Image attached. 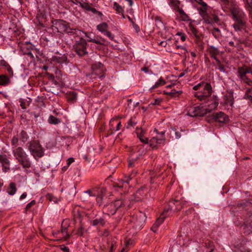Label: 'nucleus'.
Segmentation results:
<instances>
[{
  "label": "nucleus",
  "instance_id": "obj_1",
  "mask_svg": "<svg viewBox=\"0 0 252 252\" xmlns=\"http://www.w3.org/2000/svg\"><path fill=\"white\" fill-rule=\"evenodd\" d=\"M232 4L230 10L232 19L235 22L232 27L236 32L244 30L247 27L246 14L235 2H232Z\"/></svg>",
  "mask_w": 252,
  "mask_h": 252
},
{
  "label": "nucleus",
  "instance_id": "obj_2",
  "mask_svg": "<svg viewBox=\"0 0 252 252\" xmlns=\"http://www.w3.org/2000/svg\"><path fill=\"white\" fill-rule=\"evenodd\" d=\"M193 89L194 91H197L194 94V96L195 97L200 101L210 102V103H211L213 101L212 100L213 89L210 83L202 81L195 85L193 87ZM214 100H216L218 102L216 99H214Z\"/></svg>",
  "mask_w": 252,
  "mask_h": 252
},
{
  "label": "nucleus",
  "instance_id": "obj_3",
  "mask_svg": "<svg viewBox=\"0 0 252 252\" xmlns=\"http://www.w3.org/2000/svg\"><path fill=\"white\" fill-rule=\"evenodd\" d=\"M133 204V201L121 198L111 203L105 205L103 207V212H105L108 215L112 216L114 215L117 210L123 211L130 209Z\"/></svg>",
  "mask_w": 252,
  "mask_h": 252
},
{
  "label": "nucleus",
  "instance_id": "obj_4",
  "mask_svg": "<svg viewBox=\"0 0 252 252\" xmlns=\"http://www.w3.org/2000/svg\"><path fill=\"white\" fill-rule=\"evenodd\" d=\"M219 105V102L216 100L212 101L211 103L209 104L207 107L205 109H203L200 106H196L190 108L188 112V114L192 117L196 116H202L205 114L210 112L214 109L217 108Z\"/></svg>",
  "mask_w": 252,
  "mask_h": 252
},
{
  "label": "nucleus",
  "instance_id": "obj_5",
  "mask_svg": "<svg viewBox=\"0 0 252 252\" xmlns=\"http://www.w3.org/2000/svg\"><path fill=\"white\" fill-rule=\"evenodd\" d=\"M237 75L241 82L252 87V69L247 66L239 67Z\"/></svg>",
  "mask_w": 252,
  "mask_h": 252
},
{
  "label": "nucleus",
  "instance_id": "obj_6",
  "mask_svg": "<svg viewBox=\"0 0 252 252\" xmlns=\"http://www.w3.org/2000/svg\"><path fill=\"white\" fill-rule=\"evenodd\" d=\"M28 144V150L35 159L43 156L44 150L38 142L37 141H31Z\"/></svg>",
  "mask_w": 252,
  "mask_h": 252
},
{
  "label": "nucleus",
  "instance_id": "obj_7",
  "mask_svg": "<svg viewBox=\"0 0 252 252\" xmlns=\"http://www.w3.org/2000/svg\"><path fill=\"white\" fill-rule=\"evenodd\" d=\"M92 72L89 75L91 79L102 78L105 77L106 70L103 64L100 63H94L92 66Z\"/></svg>",
  "mask_w": 252,
  "mask_h": 252
},
{
  "label": "nucleus",
  "instance_id": "obj_8",
  "mask_svg": "<svg viewBox=\"0 0 252 252\" xmlns=\"http://www.w3.org/2000/svg\"><path fill=\"white\" fill-rule=\"evenodd\" d=\"M87 43L86 40L81 37L79 40L76 42L73 46L75 52L80 57L83 56L88 53L87 51Z\"/></svg>",
  "mask_w": 252,
  "mask_h": 252
},
{
  "label": "nucleus",
  "instance_id": "obj_9",
  "mask_svg": "<svg viewBox=\"0 0 252 252\" xmlns=\"http://www.w3.org/2000/svg\"><path fill=\"white\" fill-rule=\"evenodd\" d=\"M165 131H161L158 134L156 137H153L150 140V146L152 147L153 149H157V144H161L164 143L165 139L164 137Z\"/></svg>",
  "mask_w": 252,
  "mask_h": 252
},
{
  "label": "nucleus",
  "instance_id": "obj_10",
  "mask_svg": "<svg viewBox=\"0 0 252 252\" xmlns=\"http://www.w3.org/2000/svg\"><path fill=\"white\" fill-rule=\"evenodd\" d=\"M145 220L146 219L144 215L140 214L139 216H136L132 219L133 227L135 229H141L144 225Z\"/></svg>",
  "mask_w": 252,
  "mask_h": 252
},
{
  "label": "nucleus",
  "instance_id": "obj_11",
  "mask_svg": "<svg viewBox=\"0 0 252 252\" xmlns=\"http://www.w3.org/2000/svg\"><path fill=\"white\" fill-rule=\"evenodd\" d=\"M206 51L209 54L210 58L215 60L218 59V56L221 55L223 54V52L221 51L219 48L213 45H208Z\"/></svg>",
  "mask_w": 252,
  "mask_h": 252
},
{
  "label": "nucleus",
  "instance_id": "obj_12",
  "mask_svg": "<svg viewBox=\"0 0 252 252\" xmlns=\"http://www.w3.org/2000/svg\"><path fill=\"white\" fill-rule=\"evenodd\" d=\"M186 203L184 201H179L175 199H172L169 202V208L166 210L168 211L169 209L173 211H180L183 207V205Z\"/></svg>",
  "mask_w": 252,
  "mask_h": 252
},
{
  "label": "nucleus",
  "instance_id": "obj_13",
  "mask_svg": "<svg viewBox=\"0 0 252 252\" xmlns=\"http://www.w3.org/2000/svg\"><path fill=\"white\" fill-rule=\"evenodd\" d=\"M212 118L215 122L220 123H226L229 120L228 117L222 112L213 113Z\"/></svg>",
  "mask_w": 252,
  "mask_h": 252
},
{
  "label": "nucleus",
  "instance_id": "obj_14",
  "mask_svg": "<svg viewBox=\"0 0 252 252\" xmlns=\"http://www.w3.org/2000/svg\"><path fill=\"white\" fill-rule=\"evenodd\" d=\"M12 152L13 156L17 160L27 155L24 150L21 147L13 149Z\"/></svg>",
  "mask_w": 252,
  "mask_h": 252
},
{
  "label": "nucleus",
  "instance_id": "obj_15",
  "mask_svg": "<svg viewBox=\"0 0 252 252\" xmlns=\"http://www.w3.org/2000/svg\"><path fill=\"white\" fill-rule=\"evenodd\" d=\"M51 62L56 65L57 63L63 64L65 63L67 64V58L64 55L61 57L53 56L51 59Z\"/></svg>",
  "mask_w": 252,
  "mask_h": 252
},
{
  "label": "nucleus",
  "instance_id": "obj_16",
  "mask_svg": "<svg viewBox=\"0 0 252 252\" xmlns=\"http://www.w3.org/2000/svg\"><path fill=\"white\" fill-rule=\"evenodd\" d=\"M0 162L2 166V170L6 172L10 169V161L6 156L0 155Z\"/></svg>",
  "mask_w": 252,
  "mask_h": 252
},
{
  "label": "nucleus",
  "instance_id": "obj_17",
  "mask_svg": "<svg viewBox=\"0 0 252 252\" xmlns=\"http://www.w3.org/2000/svg\"><path fill=\"white\" fill-rule=\"evenodd\" d=\"M241 229L245 235H249L252 232V224H251V222H249L248 220H245L241 225Z\"/></svg>",
  "mask_w": 252,
  "mask_h": 252
},
{
  "label": "nucleus",
  "instance_id": "obj_18",
  "mask_svg": "<svg viewBox=\"0 0 252 252\" xmlns=\"http://www.w3.org/2000/svg\"><path fill=\"white\" fill-rule=\"evenodd\" d=\"M106 223V220L104 216H96V218L92 222V224L93 226H96L97 225H100L101 226H104Z\"/></svg>",
  "mask_w": 252,
  "mask_h": 252
},
{
  "label": "nucleus",
  "instance_id": "obj_19",
  "mask_svg": "<svg viewBox=\"0 0 252 252\" xmlns=\"http://www.w3.org/2000/svg\"><path fill=\"white\" fill-rule=\"evenodd\" d=\"M18 161L24 168H29L31 166V162L28 155L18 160Z\"/></svg>",
  "mask_w": 252,
  "mask_h": 252
},
{
  "label": "nucleus",
  "instance_id": "obj_20",
  "mask_svg": "<svg viewBox=\"0 0 252 252\" xmlns=\"http://www.w3.org/2000/svg\"><path fill=\"white\" fill-rule=\"evenodd\" d=\"M65 21L61 20H56L53 23L54 27L58 31L64 30L66 27Z\"/></svg>",
  "mask_w": 252,
  "mask_h": 252
},
{
  "label": "nucleus",
  "instance_id": "obj_21",
  "mask_svg": "<svg viewBox=\"0 0 252 252\" xmlns=\"http://www.w3.org/2000/svg\"><path fill=\"white\" fill-rule=\"evenodd\" d=\"M168 211L165 209L162 213L160 215V217L157 220L154 225L155 227H158V226L163 222L165 218L166 217V214Z\"/></svg>",
  "mask_w": 252,
  "mask_h": 252
},
{
  "label": "nucleus",
  "instance_id": "obj_22",
  "mask_svg": "<svg viewBox=\"0 0 252 252\" xmlns=\"http://www.w3.org/2000/svg\"><path fill=\"white\" fill-rule=\"evenodd\" d=\"M110 123L111 129L114 128V125H116V129H114L115 131H118L121 126V123L118 119H112L110 121Z\"/></svg>",
  "mask_w": 252,
  "mask_h": 252
},
{
  "label": "nucleus",
  "instance_id": "obj_23",
  "mask_svg": "<svg viewBox=\"0 0 252 252\" xmlns=\"http://www.w3.org/2000/svg\"><path fill=\"white\" fill-rule=\"evenodd\" d=\"M94 37H95L94 38L95 39H92L91 40V42H93V43H94L97 44L103 45H106L107 44V42H106V40L104 38L101 37L100 36L97 35L96 36H95Z\"/></svg>",
  "mask_w": 252,
  "mask_h": 252
},
{
  "label": "nucleus",
  "instance_id": "obj_24",
  "mask_svg": "<svg viewBox=\"0 0 252 252\" xmlns=\"http://www.w3.org/2000/svg\"><path fill=\"white\" fill-rule=\"evenodd\" d=\"M71 32L73 33V34H75L77 35H80L82 33H84L85 34V36L89 38V39L88 40V41H89V42H91V40L92 39H95L94 38H93L92 37V36H91L92 33H91V32L88 33L86 32H84L81 30H77V29H72Z\"/></svg>",
  "mask_w": 252,
  "mask_h": 252
},
{
  "label": "nucleus",
  "instance_id": "obj_25",
  "mask_svg": "<svg viewBox=\"0 0 252 252\" xmlns=\"http://www.w3.org/2000/svg\"><path fill=\"white\" fill-rule=\"evenodd\" d=\"M105 193V189H102L100 190V191L97 195L96 198L97 203L99 204V206L103 204V198Z\"/></svg>",
  "mask_w": 252,
  "mask_h": 252
},
{
  "label": "nucleus",
  "instance_id": "obj_26",
  "mask_svg": "<svg viewBox=\"0 0 252 252\" xmlns=\"http://www.w3.org/2000/svg\"><path fill=\"white\" fill-rule=\"evenodd\" d=\"M108 26L105 22H103L98 25L96 27V29L101 33H104L107 31Z\"/></svg>",
  "mask_w": 252,
  "mask_h": 252
},
{
  "label": "nucleus",
  "instance_id": "obj_27",
  "mask_svg": "<svg viewBox=\"0 0 252 252\" xmlns=\"http://www.w3.org/2000/svg\"><path fill=\"white\" fill-rule=\"evenodd\" d=\"M144 133L145 131L143 129H141L140 132H137V135L141 142L147 144L148 143V140L146 137L144 136Z\"/></svg>",
  "mask_w": 252,
  "mask_h": 252
},
{
  "label": "nucleus",
  "instance_id": "obj_28",
  "mask_svg": "<svg viewBox=\"0 0 252 252\" xmlns=\"http://www.w3.org/2000/svg\"><path fill=\"white\" fill-rule=\"evenodd\" d=\"M9 79L7 75H0V85L5 86L9 83Z\"/></svg>",
  "mask_w": 252,
  "mask_h": 252
},
{
  "label": "nucleus",
  "instance_id": "obj_29",
  "mask_svg": "<svg viewBox=\"0 0 252 252\" xmlns=\"http://www.w3.org/2000/svg\"><path fill=\"white\" fill-rule=\"evenodd\" d=\"M77 2L82 8L85 9L87 11H91L92 10L93 7L91 6V4H89L88 2L83 1H77Z\"/></svg>",
  "mask_w": 252,
  "mask_h": 252
},
{
  "label": "nucleus",
  "instance_id": "obj_30",
  "mask_svg": "<svg viewBox=\"0 0 252 252\" xmlns=\"http://www.w3.org/2000/svg\"><path fill=\"white\" fill-rule=\"evenodd\" d=\"M77 2L82 8L85 9L87 11H91L92 10L93 7L91 6V4H89L88 2L83 1H77Z\"/></svg>",
  "mask_w": 252,
  "mask_h": 252
},
{
  "label": "nucleus",
  "instance_id": "obj_31",
  "mask_svg": "<svg viewBox=\"0 0 252 252\" xmlns=\"http://www.w3.org/2000/svg\"><path fill=\"white\" fill-rule=\"evenodd\" d=\"M48 122L50 124L57 125L61 123V120L53 115H50L48 118Z\"/></svg>",
  "mask_w": 252,
  "mask_h": 252
},
{
  "label": "nucleus",
  "instance_id": "obj_32",
  "mask_svg": "<svg viewBox=\"0 0 252 252\" xmlns=\"http://www.w3.org/2000/svg\"><path fill=\"white\" fill-rule=\"evenodd\" d=\"M189 30L190 33L192 34L193 36H195L197 38H199L198 31L193 25L191 24L189 25Z\"/></svg>",
  "mask_w": 252,
  "mask_h": 252
},
{
  "label": "nucleus",
  "instance_id": "obj_33",
  "mask_svg": "<svg viewBox=\"0 0 252 252\" xmlns=\"http://www.w3.org/2000/svg\"><path fill=\"white\" fill-rule=\"evenodd\" d=\"M216 62V64L215 65L217 66V68L216 69H219L220 71L222 72H225V68L224 67V66L221 64L220 61L218 59L215 60Z\"/></svg>",
  "mask_w": 252,
  "mask_h": 252
},
{
  "label": "nucleus",
  "instance_id": "obj_34",
  "mask_svg": "<svg viewBox=\"0 0 252 252\" xmlns=\"http://www.w3.org/2000/svg\"><path fill=\"white\" fill-rule=\"evenodd\" d=\"M133 245V241L130 239L128 240V241H126L125 243V247L122 249L121 252H127L129 250V247Z\"/></svg>",
  "mask_w": 252,
  "mask_h": 252
},
{
  "label": "nucleus",
  "instance_id": "obj_35",
  "mask_svg": "<svg viewBox=\"0 0 252 252\" xmlns=\"http://www.w3.org/2000/svg\"><path fill=\"white\" fill-rule=\"evenodd\" d=\"M113 9L117 13H124V10L123 7L117 2H114L113 4Z\"/></svg>",
  "mask_w": 252,
  "mask_h": 252
},
{
  "label": "nucleus",
  "instance_id": "obj_36",
  "mask_svg": "<svg viewBox=\"0 0 252 252\" xmlns=\"http://www.w3.org/2000/svg\"><path fill=\"white\" fill-rule=\"evenodd\" d=\"M245 6L250 14L252 13V0H245Z\"/></svg>",
  "mask_w": 252,
  "mask_h": 252
},
{
  "label": "nucleus",
  "instance_id": "obj_37",
  "mask_svg": "<svg viewBox=\"0 0 252 252\" xmlns=\"http://www.w3.org/2000/svg\"><path fill=\"white\" fill-rule=\"evenodd\" d=\"M20 138L21 140L25 142L27 141L29 138V136L27 132L24 130H22L20 133Z\"/></svg>",
  "mask_w": 252,
  "mask_h": 252
},
{
  "label": "nucleus",
  "instance_id": "obj_38",
  "mask_svg": "<svg viewBox=\"0 0 252 252\" xmlns=\"http://www.w3.org/2000/svg\"><path fill=\"white\" fill-rule=\"evenodd\" d=\"M205 246L209 250V252H213L214 250V243L212 241L207 240L205 242Z\"/></svg>",
  "mask_w": 252,
  "mask_h": 252
},
{
  "label": "nucleus",
  "instance_id": "obj_39",
  "mask_svg": "<svg viewBox=\"0 0 252 252\" xmlns=\"http://www.w3.org/2000/svg\"><path fill=\"white\" fill-rule=\"evenodd\" d=\"M16 185L14 183H11L9 186V189L7 191L8 193L10 195H14L16 191Z\"/></svg>",
  "mask_w": 252,
  "mask_h": 252
},
{
  "label": "nucleus",
  "instance_id": "obj_40",
  "mask_svg": "<svg viewBox=\"0 0 252 252\" xmlns=\"http://www.w3.org/2000/svg\"><path fill=\"white\" fill-rule=\"evenodd\" d=\"M208 7H201L198 9L200 15L203 18L207 16V10Z\"/></svg>",
  "mask_w": 252,
  "mask_h": 252
},
{
  "label": "nucleus",
  "instance_id": "obj_41",
  "mask_svg": "<svg viewBox=\"0 0 252 252\" xmlns=\"http://www.w3.org/2000/svg\"><path fill=\"white\" fill-rule=\"evenodd\" d=\"M245 220H248L249 222H251V224H252V212L248 211L244 216V221Z\"/></svg>",
  "mask_w": 252,
  "mask_h": 252
},
{
  "label": "nucleus",
  "instance_id": "obj_42",
  "mask_svg": "<svg viewBox=\"0 0 252 252\" xmlns=\"http://www.w3.org/2000/svg\"><path fill=\"white\" fill-rule=\"evenodd\" d=\"M179 13L181 18L183 21H187L189 20V16L185 13V12L182 9H179Z\"/></svg>",
  "mask_w": 252,
  "mask_h": 252
},
{
  "label": "nucleus",
  "instance_id": "obj_43",
  "mask_svg": "<svg viewBox=\"0 0 252 252\" xmlns=\"http://www.w3.org/2000/svg\"><path fill=\"white\" fill-rule=\"evenodd\" d=\"M165 84V81L163 79H162L161 78H160L158 80V81L157 82H156L155 83V84L152 87V88L151 89H154L155 88H157L160 86L164 85Z\"/></svg>",
  "mask_w": 252,
  "mask_h": 252
},
{
  "label": "nucleus",
  "instance_id": "obj_44",
  "mask_svg": "<svg viewBox=\"0 0 252 252\" xmlns=\"http://www.w3.org/2000/svg\"><path fill=\"white\" fill-rule=\"evenodd\" d=\"M245 98L252 102V89H249L245 94Z\"/></svg>",
  "mask_w": 252,
  "mask_h": 252
},
{
  "label": "nucleus",
  "instance_id": "obj_45",
  "mask_svg": "<svg viewBox=\"0 0 252 252\" xmlns=\"http://www.w3.org/2000/svg\"><path fill=\"white\" fill-rule=\"evenodd\" d=\"M138 162L136 158H133L128 161V167H136L137 166Z\"/></svg>",
  "mask_w": 252,
  "mask_h": 252
},
{
  "label": "nucleus",
  "instance_id": "obj_46",
  "mask_svg": "<svg viewBox=\"0 0 252 252\" xmlns=\"http://www.w3.org/2000/svg\"><path fill=\"white\" fill-rule=\"evenodd\" d=\"M182 93V92L181 91H176L175 90H172L170 92L168 93L167 94L172 97H176L178 96L180 94H181Z\"/></svg>",
  "mask_w": 252,
  "mask_h": 252
},
{
  "label": "nucleus",
  "instance_id": "obj_47",
  "mask_svg": "<svg viewBox=\"0 0 252 252\" xmlns=\"http://www.w3.org/2000/svg\"><path fill=\"white\" fill-rule=\"evenodd\" d=\"M212 33L215 38L218 39L220 35V31L219 28H215L213 29Z\"/></svg>",
  "mask_w": 252,
  "mask_h": 252
},
{
  "label": "nucleus",
  "instance_id": "obj_48",
  "mask_svg": "<svg viewBox=\"0 0 252 252\" xmlns=\"http://www.w3.org/2000/svg\"><path fill=\"white\" fill-rule=\"evenodd\" d=\"M3 65L5 67V69L7 70L8 75L10 76H12L13 75L12 69L11 66L7 64L6 62H4L3 64Z\"/></svg>",
  "mask_w": 252,
  "mask_h": 252
},
{
  "label": "nucleus",
  "instance_id": "obj_49",
  "mask_svg": "<svg viewBox=\"0 0 252 252\" xmlns=\"http://www.w3.org/2000/svg\"><path fill=\"white\" fill-rule=\"evenodd\" d=\"M77 98L76 93L75 92H72L70 93L67 96V99L68 101H73L75 100Z\"/></svg>",
  "mask_w": 252,
  "mask_h": 252
},
{
  "label": "nucleus",
  "instance_id": "obj_50",
  "mask_svg": "<svg viewBox=\"0 0 252 252\" xmlns=\"http://www.w3.org/2000/svg\"><path fill=\"white\" fill-rule=\"evenodd\" d=\"M128 184L129 180L125 177L124 180H122L118 182L119 188H123L124 187V184Z\"/></svg>",
  "mask_w": 252,
  "mask_h": 252
},
{
  "label": "nucleus",
  "instance_id": "obj_51",
  "mask_svg": "<svg viewBox=\"0 0 252 252\" xmlns=\"http://www.w3.org/2000/svg\"><path fill=\"white\" fill-rule=\"evenodd\" d=\"M137 172L135 170H132L130 173L128 175L125 177L129 181L133 178L136 175Z\"/></svg>",
  "mask_w": 252,
  "mask_h": 252
},
{
  "label": "nucleus",
  "instance_id": "obj_52",
  "mask_svg": "<svg viewBox=\"0 0 252 252\" xmlns=\"http://www.w3.org/2000/svg\"><path fill=\"white\" fill-rule=\"evenodd\" d=\"M136 124V122L134 121L133 118H131L127 122V125L126 127L127 128H130L131 127H133L135 126Z\"/></svg>",
  "mask_w": 252,
  "mask_h": 252
},
{
  "label": "nucleus",
  "instance_id": "obj_53",
  "mask_svg": "<svg viewBox=\"0 0 252 252\" xmlns=\"http://www.w3.org/2000/svg\"><path fill=\"white\" fill-rule=\"evenodd\" d=\"M162 102V99L160 98H156L153 101H152L150 105H159Z\"/></svg>",
  "mask_w": 252,
  "mask_h": 252
},
{
  "label": "nucleus",
  "instance_id": "obj_54",
  "mask_svg": "<svg viewBox=\"0 0 252 252\" xmlns=\"http://www.w3.org/2000/svg\"><path fill=\"white\" fill-rule=\"evenodd\" d=\"M84 193L88 194L89 196H95L96 195V192L94 189H88L84 191Z\"/></svg>",
  "mask_w": 252,
  "mask_h": 252
},
{
  "label": "nucleus",
  "instance_id": "obj_55",
  "mask_svg": "<svg viewBox=\"0 0 252 252\" xmlns=\"http://www.w3.org/2000/svg\"><path fill=\"white\" fill-rule=\"evenodd\" d=\"M18 141H19V138L15 136H13L11 139L12 145L16 146L18 144Z\"/></svg>",
  "mask_w": 252,
  "mask_h": 252
},
{
  "label": "nucleus",
  "instance_id": "obj_56",
  "mask_svg": "<svg viewBox=\"0 0 252 252\" xmlns=\"http://www.w3.org/2000/svg\"><path fill=\"white\" fill-rule=\"evenodd\" d=\"M236 252H250V250L246 248L244 246H241L238 248Z\"/></svg>",
  "mask_w": 252,
  "mask_h": 252
},
{
  "label": "nucleus",
  "instance_id": "obj_57",
  "mask_svg": "<svg viewBox=\"0 0 252 252\" xmlns=\"http://www.w3.org/2000/svg\"><path fill=\"white\" fill-rule=\"evenodd\" d=\"M103 34L104 35L107 36L110 39L112 40L114 39V36L112 34V33L110 32L107 31Z\"/></svg>",
  "mask_w": 252,
  "mask_h": 252
},
{
  "label": "nucleus",
  "instance_id": "obj_58",
  "mask_svg": "<svg viewBox=\"0 0 252 252\" xmlns=\"http://www.w3.org/2000/svg\"><path fill=\"white\" fill-rule=\"evenodd\" d=\"M176 35H179L180 36L181 40L182 41H185L186 39V35L185 33L182 32H178Z\"/></svg>",
  "mask_w": 252,
  "mask_h": 252
},
{
  "label": "nucleus",
  "instance_id": "obj_59",
  "mask_svg": "<svg viewBox=\"0 0 252 252\" xmlns=\"http://www.w3.org/2000/svg\"><path fill=\"white\" fill-rule=\"evenodd\" d=\"M221 1L225 5H230V8L232 6V2H234L233 1H230V0H221Z\"/></svg>",
  "mask_w": 252,
  "mask_h": 252
},
{
  "label": "nucleus",
  "instance_id": "obj_60",
  "mask_svg": "<svg viewBox=\"0 0 252 252\" xmlns=\"http://www.w3.org/2000/svg\"><path fill=\"white\" fill-rule=\"evenodd\" d=\"M47 198L50 201H53L54 202H56L57 201V198L56 197H55L54 196H53L52 194H48L47 196Z\"/></svg>",
  "mask_w": 252,
  "mask_h": 252
},
{
  "label": "nucleus",
  "instance_id": "obj_61",
  "mask_svg": "<svg viewBox=\"0 0 252 252\" xmlns=\"http://www.w3.org/2000/svg\"><path fill=\"white\" fill-rule=\"evenodd\" d=\"M77 234L78 235L82 236L84 234V229L82 225L78 228Z\"/></svg>",
  "mask_w": 252,
  "mask_h": 252
},
{
  "label": "nucleus",
  "instance_id": "obj_62",
  "mask_svg": "<svg viewBox=\"0 0 252 252\" xmlns=\"http://www.w3.org/2000/svg\"><path fill=\"white\" fill-rule=\"evenodd\" d=\"M35 204V201L34 200H32L31 202L27 204L26 207V209H29L32 207V206L34 205Z\"/></svg>",
  "mask_w": 252,
  "mask_h": 252
},
{
  "label": "nucleus",
  "instance_id": "obj_63",
  "mask_svg": "<svg viewBox=\"0 0 252 252\" xmlns=\"http://www.w3.org/2000/svg\"><path fill=\"white\" fill-rule=\"evenodd\" d=\"M172 130L175 131L176 138L178 139L181 137V133L179 131H177L175 128H172Z\"/></svg>",
  "mask_w": 252,
  "mask_h": 252
},
{
  "label": "nucleus",
  "instance_id": "obj_64",
  "mask_svg": "<svg viewBox=\"0 0 252 252\" xmlns=\"http://www.w3.org/2000/svg\"><path fill=\"white\" fill-rule=\"evenodd\" d=\"M132 25L136 32H138L140 31L139 27L138 25L136 24L135 23H133Z\"/></svg>",
  "mask_w": 252,
  "mask_h": 252
}]
</instances>
